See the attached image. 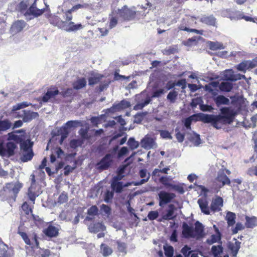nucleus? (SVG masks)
<instances>
[{"mask_svg":"<svg viewBox=\"0 0 257 257\" xmlns=\"http://www.w3.org/2000/svg\"><path fill=\"white\" fill-rule=\"evenodd\" d=\"M222 115H213L201 113L200 119L205 123H211L217 129L221 128L223 124H230L233 121L232 112L229 107L220 109Z\"/></svg>","mask_w":257,"mask_h":257,"instance_id":"1","label":"nucleus"},{"mask_svg":"<svg viewBox=\"0 0 257 257\" xmlns=\"http://www.w3.org/2000/svg\"><path fill=\"white\" fill-rule=\"evenodd\" d=\"M203 233V226L199 221L195 223V228L193 226H189L186 222L182 224V234L183 237L189 238H200L202 237Z\"/></svg>","mask_w":257,"mask_h":257,"instance_id":"2","label":"nucleus"},{"mask_svg":"<svg viewBox=\"0 0 257 257\" xmlns=\"http://www.w3.org/2000/svg\"><path fill=\"white\" fill-rule=\"evenodd\" d=\"M38 4H44V2L42 0H36L30 8L25 12L28 7L27 2H21L18 7V9L22 13H24L25 16L38 17L42 15L45 10L44 8H38Z\"/></svg>","mask_w":257,"mask_h":257,"instance_id":"3","label":"nucleus"},{"mask_svg":"<svg viewBox=\"0 0 257 257\" xmlns=\"http://www.w3.org/2000/svg\"><path fill=\"white\" fill-rule=\"evenodd\" d=\"M23 184L19 182H11L6 184V186L1 191V193L4 196V198L7 200L13 199L15 201L20 189L22 188Z\"/></svg>","mask_w":257,"mask_h":257,"instance_id":"4","label":"nucleus"},{"mask_svg":"<svg viewBox=\"0 0 257 257\" xmlns=\"http://www.w3.org/2000/svg\"><path fill=\"white\" fill-rule=\"evenodd\" d=\"M111 11L113 15H116L119 18L123 20H130L133 19L136 15V12L129 9L125 5L121 9L116 8L114 4L111 5Z\"/></svg>","mask_w":257,"mask_h":257,"instance_id":"5","label":"nucleus"},{"mask_svg":"<svg viewBox=\"0 0 257 257\" xmlns=\"http://www.w3.org/2000/svg\"><path fill=\"white\" fill-rule=\"evenodd\" d=\"M195 18L191 16H185L183 18L179 25L178 29L180 31H185L188 32H195L197 34H202L200 31L194 29H190V27L193 26L195 24Z\"/></svg>","mask_w":257,"mask_h":257,"instance_id":"6","label":"nucleus"},{"mask_svg":"<svg viewBox=\"0 0 257 257\" xmlns=\"http://www.w3.org/2000/svg\"><path fill=\"white\" fill-rule=\"evenodd\" d=\"M136 99L138 102L134 107V109L136 110L142 109L152 100L151 97L145 91H143L140 94L136 95Z\"/></svg>","mask_w":257,"mask_h":257,"instance_id":"7","label":"nucleus"},{"mask_svg":"<svg viewBox=\"0 0 257 257\" xmlns=\"http://www.w3.org/2000/svg\"><path fill=\"white\" fill-rule=\"evenodd\" d=\"M159 205L163 207L165 205L170 203L176 197V195L172 193L167 192L164 191H161L158 193Z\"/></svg>","mask_w":257,"mask_h":257,"instance_id":"8","label":"nucleus"},{"mask_svg":"<svg viewBox=\"0 0 257 257\" xmlns=\"http://www.w3.org/2000/svg\"><path fill=\"white\" fill-rule=\"evenodd\" d=\"M113 155L108 153L97 164V169L100 170L107 169L112 164Z\"/></svg>","mask_w":257,"mask_h":257,"instance_id":"9","label":"nucleus"},{"mask_svg":"<svg viewBox=\"0 0 257 257\" xmlns=\"http://www.w3.org/2000/svg\"><path fill=\"white\" fill-rule=\"evenodd\" d=\"M16 147L17 146L15 143L9 142L7 143L6 149L3 144L0 143V155L1 156H5L8 154L9 156H12L14 154V150Z\"/></svg>","mask_w":257,"mask_h":257,"instance_id":"10","label":"nucleus"},{"mask_svg":"<svg viewBox=\"0 0 257 257\" xmlns=\"http://www.w3.org/2000/svg\"><path fill=\"white\" fill-rule=\"evenodd\" d=\"M223 78L226 81H235L245 78V76L239 73H235L232 70H225L223 73Z\"/></svg>","mask_w":257,"mask_h":257,"instance_id":"11","label":"nucleus"},{"mask_svg":"<svg viewBox=\"0 0 257 257\" xmlns=\"http://www.w3.org/2000/svg\"><path fill=\"white\" fill-rule=\"evenodd\" d=\"M83 28V26L81 24H75L73 22H68L67 21H65L63 27H62V30L67 32H75Z\"/></svg>","mask_w":257,"mask_h":257,"instance_id":"12","label":"nucleus"},{"mask_svg":"<svg viewBox=\"0 0 257 257\" xmlns=\"http://www.w3.org/2000/svg\"><path fill=\"white\" fill-rule=\"evenodd\" d=\"M176 208L174 204H170L168 205V209L162 213V220H169L173 219L175 217L174 212Z\"/></svg>","mask_w":257,"mask_h":257,"instance_id":"13","label":"nucleus"},{"mask_svg":"<svg viewBox=\"0 0 257 257\" xmlns=\"http://www.w3.org/2000/svg\"><path fill=\"white\" fill-rule=\"evenodd\" d=\"M26 26V23L23 20H18L14 22L10 29L12 35L16 34L21 32Z\"/></svg>","mask_w":257,"mask_h":257,"instance_id":"14","label":"nucleus"},{"mask_svg":"<svg viewBox=\"0 0 257 257\" xmlns=\"http://www.w3.org/2000/svg\"><path fill=\"white\" fill-rule=\"evenodd\" d=\"M221 15L223 17L229 18L231 20H239L241 17V12H233L229 9H226L221 11Z\"/></svg>","mask_w":257,"mask_h":257,"instance_id":"15","label":"nucleus"},{"mask_svg":"<svg viewBox=\"0 0 257 257\" xmlns=\"http://www.w3.org/2000/svg\"><path fill=\"white\" fill-rule=\"evenodd\" d=\"M223 199L219 196H216L212 200L210 205V209L213 212H218L221 210L223 206Z\"/></svg>","mask_w":257,"mask_h":257,"instance_id":"16","label":"nucleus"},{"mask_svg":"<svg viewBox=\"0 0 257 257\" xmlns=\"http://www.w3.org/2000/svg\"><path fill=\"white\" fill-rule=\"evenodd\" d=\"M141 146L146 150H149L157 148V145L153 138L146 137L141 141Z\"/></svg>","mask_w":257,"mask_h":257,"instance_id":"17","label":"nucleus"},{"mask_svg":"<svg viewBox=\"0 0 257 257\" xmlns=\"http://www.w3.org/2000/svg\"><path fill=\"white\" fill-rule=\"evenodd\" d=\"M30 177L31 179V185L28 190V196L30 200L34 203L36 197L38 196V194L36 193L35 191L36 182L35 175L34 174H32Z\"/></svg>","mask_w":257,"mask_h":257,"instance_id":"18","label":"nucleus"},{"mask_svg":"<svg viewBox=\"0 0 257 257\" xmlns=\"http://www.w3.org/2000/svg\"><path fill=\"white\" fill-rule=\"evenodd\" d=\"M38 116L39 114L37 112L30 110H24L23 111V114L19 115V117H22L24 122H28L36 118Z\"/></svg>","mask_w":257,"mask_h":257,"instance_id":"19","label":"nucleus"},{"mask_svg":"<svg viewBox=\"0 0 257 257\" xmlns=\"http://www.w3.org/2000/svg\"><path fill=\"white\" fill-rule=\"evenodd\" d=\"M19 234L21 236L27 244L31 245V247L34 248L35 247L39 248V242L36 236L33 238L32 242H31L30 239L28 238V235L26 233L23 232H19Z\"/></svg>","mask_w":257,"mask_h":257,"instance_id":"20","label":"nucleus"},{"mask_svg":"<svg viewBox=\"0 0 257 257\" xmlns=\"http://www.w3.org/2000/svg\"><path fill=\"white\" fill-rule=\"evenodd\" d=\"M213 100L217 107L222 105H228L230 104L229 99L222 95H218L213 97Z\"/></svg>","mask_w":257,"mask_h":257,"instance_id":"21","label":"nucleus"},{"mask_svg":"<svg viewBox=\"0 0 257 257\" xmlns=\"http://www.w3.org/2000/svg\"><path fill=\"white\" fill-rule=\"evenodd\" d=\"M216 180L221 183L220 187H223L225 185H229L230 183V179L225 175L223 171H219L218 172Z\"/></svg>","mask_w":257,"mask_h":257,"instance_id":"22","label":"nucleus"},{"mask_svg":"<svg viewBox=\"0 0 257 257\" xmlns=\"http://www.w3.org/2000/svg\"><path fill=\"white\" fill-rule=\"evenodd\" d=\"M130 185L129 183L123 184L122 182H111V187L116 193H120L122 191L124 187H128Z\"/></svg>","mask_w":257,"mask_h":257,"instance_id":"23","label":"nucleus"},{"mask_svg":"<svg viewBox=\"0 0 257 257\" xmlns=\"http://www.w3.org/2000/svg\"><path fill=\"white\" fill-rule=\"evenodd\" d=\"M59 90L57 88H51L47 90L46 94L42 98V101L47 102L54 98L56 95L59 94Z\"/></svg>","mask_w":257,"mask_h":257,"instance_id":"24","label":"nucleus"},{"mask_svg":"<svg viewBox=\"0 0 257 257\" xmlns=\"http://www.w3.org/2000/svg\"><path fill=\"white\" fill-rule=\"evenodd\" d=\"M197 203L201 209V211L205 214L209 215L210 214L209 208L208 206V202L206 198H199Z\"/></svg>","mask_w":257,"mask_h":257,"instance_id":"25","label":"nucleus"},{"mask_svg":"<svg viewBox=\"0 0 257 257\" xmlns=\"http://www.w3.org/2000/svg\"><path fill=\"white\" fill-rule=\"evenodd\" d=\"M88 228L91 232L96 233L105 230L106 227L102 223L98 222L90 224Z\"/></svg>","mask_w":257,"mask_h":257,"instance_id":"26","label":"nucleus"},{"mask_svg":"<svg viewBox=\"0 0 257 257\" xmlns=\"http://www.w3.org/2000/svg\"><path fill=\"white\" fill-rule=\"evenodd\" d=\"M98 213V207L96 205H93L87 210L88 215L86 217L85 220L91 221L94 216L97 215Z\"/></svg>","mask_w":257,"mask_h":257,"instance_id":"27","label":"nucleus"},{"mask_svg":"<svg viewBox=\"0 0 257 257\" xmlns=\"http://www.w3.org/2000/svg\"><path fill=\"white\" fill-rule=\"evenodd\" d=\"M8 140L14 141L16 143H20L25 140V136L24 135H17L14 132L8 134Z\"/></svg>","mask_w":257,"mask_h":257,"instance_id":"28","label":"nucleus"},{"mask_svg":"<svg viewBox=\"0 0 257 257\" xmlns=\"http://www.w3.org/2000/svg\"><path fill=\"white\" fill-rule=\"evenodd\" d=\"M245 225L246 228H252L254 227L257 226V217L255 216H252L251 217L245 216Z\"/></svg>","mask_w":257,"mask_h":257,"instance_id":"29","label":"nucleus"},{"mask_svg":"<svg viewBox=\"0 0 257 257\" xmlns=\"http://www.w3.org/2000/svg\"><path fill=\"white\" fill-rule=\"evenodd\" d=\"M130 106L131 103L129 101L123 99L117 104H114L113 105L112 107L110 109H115L116 110H118L128 108Z\"/></svg>","mask_w":257,"mask_h":257,"instance_id":"30","label":"nucleus"},{"mask_svg":"<svg viewBox=\"0 0 257 257\" xmlns=\"http://www.w3.org/2000/svg\"><path fill=\"white\" fill-rule=\"evenodd\" d=\"M50 22L51 24L54 26L58 27V28L62 30V27L64 24L65 21L60 19L58 16H54L50 19Z\"/></svg>","mask_w":257,"mask_h":257,"instance_id":"31","label":"nucleus"},{"mask_svg":"<svg viewBox=\"0 0 257 257\" xmlns=\"http://www.w3.org/2000/svg\"><path fill=\"white\" fill-rule=\"evenodd\" d=\"M235 240L234 243H231L229 245V248L231 250L233 256H236L238 251L240 248V242L237 241L236 239L234 238Z\"/></svg>","mask_w":257,"mask_h":257,"instance_id":"32","label":"nucleus"},{"mask_svg":"<svg viewBox=\"0 0 257 257\" xmlns=\"http://www.w3.org/2000/svg\"><path fill=\"white\" fill-rule=\"evenodd\" d=\"M217 234L211 235L209 238L206 240L207 243L209 244H212L215 242H219L221 240V235L217 228L216 229Z\"/></svg>","mask_w":257,"mask_h":257,"instance_id":"33","label":"nucleus"},{"mask_svg":"<svg viewBox=\"0 0 257 257\" xmlns=\"http://www.w3.org/2000/svg\"><path fill=\"white\" fill-rule=\"evenodd\" d=\"M86 80L84 78H80L78 79L73 84L74 89L79 90L83 88L86 85Z\"/></svg>","mask_w":257,"mask_h":257,"instance_id":"34","label":"nucleus"},{"mask_svg":"<svg viewBox=\"0 0 257 257\" xmlns=\"http://www.w3.org/2000/svg\"><path fill=\"white\" fill-rule=\"evenodd\" d=\"M44 232L47 236L54 237L57 235L58 230L55 226L49 225L44 230Z\"/></svg>","mask_w":257,"mask_h":257,"instance_id":"35","label":"nucleus"},{"mask_svg":"<svg viewBox=\"0 0 257 257\" xmlns=\"http://www.w3.org/2000/svg\"><path fill=\"white\" fill-rule=\"evenodd\" d=\"M33 144L30 142V140H27L24 141V140L20 143V147L22 152H27L29 151H32Z\"/></svg>","mask_w":257,"mask_h":257,"instance_id":"36","label":"nucleus"},{"mask_svg":"<svg viewBox=\"0 0 257 257\" xmlns=\"http://www.w3.org/2000/svg\"><path fill=\"white\" fill-rule=\"evenodd\" d=\"M201 22L208 25L213 26L215 25L216 19L212 16H204L201 18Z\"/></svg>","mask_w":257,"mask_h":257,"instance_id":"37","label":"nucleus"},{"mask_svg":"<svg viewBox=\"0 0 257 257\" xmlns=\"http://www.w3.org/2000/svg\"><path fill=\"white\" fill-rule=\"evenodd\" d=\"M109 28L112 29L117 25L118 22V17L116 15H113V12L111 11V13L109 15Z\"/></svg>","mask_w":257,"mask_h":257,"instance_id":"38","label":"nucleus"},{"mask_svg":"<svg viewBox=\"0 0 257 257\" xmlns=\"http://www.w3.org/2000/svg\"><path fill=\"white\" fill-rule=\"evenodd\" d=\"M235 218L236 215L234 213L230 211L227 212L225 219L227 221L228 226H232L235 224Z\"/></svg>","mask_w":257,"mask_h":257,"instance_id":"39","label":"nucleus"},{"mask_svg":"<svg viewBox=\"0 0 257 257\" xmlns=\"http://www.w3.org/2000/svg\"><path fill=\"white\" fill-rule=\"evenodd\" d=\"M12 123L9 119L0 120V132L6 131L11 128Z\"/></svg>","mask_w":257,"mask_h":257,"instance_id":"40","label":"nucleus"},{"mask_svg":"<svg viewBox=\"0 0 257 257\" xmlns=\"http://www.w3.org/2000/svg\"><path fill=\"white\" fill-rule=\"evenodd\" d=\"M219 89L223 91L229 92L232 89L233 86L231 82L223 81L219 85Z\"/></svg>","mask_w":257,"mask_h":257,"instance_id":"41","label":"nucleus"},{"mask_svg":"<svg viewBox=\"0 0 257 257\" xmlns=\"http://www.w3.org/2000/svg\"><path fill=\"white\" fill-rule=\"evenodd\" d=\"M208 46L211 50L223 49L225 48L222 43L218 42H209Z\"/></svg>","mask_w":257,"mask_h":257,"instance_id":"42","label":"nucleus"},{"mask_svg":"<svg viewBox=\"0 0 257 257\" xmlns=\"http://www.w3.org/2000/svg\"><path fill=\"white\" fill-rule=\"evenodd\" d=\"M22 154L21 160L24 162L31 160L34 156L33 151L22 152Z\"/></svg>","mask_w":257,"mask_h":257,"instance_id":"43","label":"nucleus"},{"mask_svg":"<svg viewBox=\"0 0 257 257\" xmlns=\"http://www.w3.org/2000/svg\"><path fill=\"white\" fill-rule=\"evenodd\" d=\"M101 252L104 256H107L110 255L112 252L111 248L105 244H101L100 247Z\"/></svg>","mask_w":257,"mask_h":257,"instance_id":"44","label":"nucleus"},{"mask_svg":"<svg viewBox=\"0 0 257 257\" xmlns=\"http://www.w3.org/2000/svg\"><path fill=\"white\" fill-rule=\"evenodd\" d=\"M148 114L147 111L142 112H138L134 116V122L137 123H140L144 118V117Z\"/></svg>","mask_w":257,"mask_h":257,"instance_id":"45","label":"nucleus"},{"mask_svg":"<svg viewBox=\"0 0 257 257\" xmlns=\"http://www.w3.org/2000/svg\"><path fill=\"white\" fill-rule=\"evenodd\" d=\"M59 133L61 135L60 143L62 144L64 140L67 137L69 132L65 126H62L59 131Z\"/></svg>","mask_w":257,"mask_h":257,"instance_id":"46","label":"nucleus"},{"mask_svg":"<svg viewBox=\"0 0 257 257\" xmlns=\"http://www.w3.org/2000/svg\"><path fill=\"white\" fill-rule=\"evenodd\" d=\"M31 105V103H28L27 102H23L21 103H18L15 105L13 106L12 111H15L18 110H20L21 109L25 108L27 106H29Z\"/></svg>","mask_w":257,"mask_h":257,"instance_id":"47","label":"nucleus"},{"mask_svg":"<svg viewBox=\"0 0 257 257\" xmlns=\"http://www.w3.org/2000/svg\"><path fill=\"white\" fill-rule=\"evenodd\" d=\"M127 144L132 150L137 149L139 146V143L136 141L134 138H130L127 141Z\"/></svg>","mask_w":257,"mask_h":257,"instance_id":"48","label":"nucleus"},{"mask_svg":"<svg viewBox=\"0 0 257 257\" xmlns=\"http://www.w3.org/2000/svg\"><path fill=\"white\" fill-rule=\"evenodd\" d=\"M247 62V60L242 61L236 66V69L239 71H241L244 73L245 72L246 70L249 69Z\"/></svg>","mask_w":257,"mask_h":257,"instance_id":"49","label":"nucleus"},{"mask_svg":"<svg viewBox=\"0 0 257 257\" xmlns=\"http://www.w3.org/2000/svg\"><path fill=\"white\" fill-rule=\"evenodd\" d=\"M164 249L165 251V254L167 257H173L174 253V248L172 246H164Z\"/></svg>","mask_w":257,"mask_h":257,"instance_id":"50","label":"nucleus"},{"mask_svg":"<svg viewBox=\"0 0 257 257\" xmlns=\"http://www.w3.org/2000/svg\"><path fill=\"white\" fill-rule=\"evenodd\" d=\"M178 95V93L175 91H170L167 96V98L171 102L174 103L176 99L177 96Z\"/></svg>","mask_w":257,"mask_h":257,"instance_id":"51","label":"nucleus"},{"mask_svg":"<svg viewBox=\"0 0 257 257\" xmlns=\"http://www.w3.org/2000/svg\"><path fill=\"white\" fill-rule=\"evenodd\" d=\"M102 77V75L90 77L88 79V83L89 85H93L97 84Z\"/></svg>","mask_w":257,"mask_h":257,"instance_id":"52","label":"nucleus"},{"mask_svg":"<svg viewBox=\"0 0 257 257\" xmlns=\"http://www.w3.org/2000/svg\"><path fill=\"white\" fill-rule=\"evenodd\" d=\"M181 252L185 257H189L192 251L191 250V248L190 247L185 245L181 249Z\"/></svg>","mask_w":257,"mask_h":257,"instance_id":"53","label":"nucleus"},{"mask_svg":"<svg viewBox=\"0 0 257 257\" xmlns=\"http://www.w3.org/2000/svg\"><path fill=\"white\" fill-rule=\"evenodd\" d=\"M0 248L2 249V250L0 251V254L2 255V256L0 257H8V246L3 242L0 244Z\"/></svg>","mask_w":257,"mask_h":257,"instance_id":"54","label":"nucleus"},{"mask_svg":"<svg viewBox=\"0 0 257 257\" xmlns=\"http://www.w3.org/2000/svg\"><path fill=\"white\" fill-rule=\"evenodd\" d=\"M80 123L78 120H69L64 126H65L67 130L68 128L77 127Z\"/></svg>","mask_w":257,"mask_h":257,"instance_id":"55","label":"nucleus"},{"mask_svg":"<svg viewBox=\"0 0 257 257\" xmlns=\"http://www.w3.org/2000/svg\"><path fill=\"white\" fill-rule=\"evenodd\" d=\"M244 228V226L241 223L237 222L235 225V227L232 229V233L233 234H236L238 231L242 230Z\"/></svg>","mask_w":257,"mask_h":257,"instance_id":"56","label":"nucleus"},{"mask_svg":"<svg viewBox=\"0 0 257 257\" xmlns=\"http://www.w3.org/2000/svg\"><path fill=\"white\" fill-rule=\"evenodd\" d=\"M217 85V83L216 82H212L208 85H206L205 86V89L206 91H207L209 92H212V94L215 95L217 93L216 92H213V90L212 89L211 86H213L214 87H216Z\"/></svg>","mask_w":257,"mask_h":257,"instance_id":"57","label":"nucleus"},{"mask_svg":"<svg viewBox=\"0 0 257 257\" xmlns=\"http://www.w3.org/2000/svg\"><path fill=\"white\" fill-rule=\"evenodd\" d=\"M160 136L161 137L165 139H172V137L170 133L166 130H161L160 131Z\"/></svg>","mask_w":257,"mask_h":257,"instance_id":"58","label":"nucleus"},{"mask_svg":"<svg viewBox=\"0 0 257 257\" xmlns=\"http://www.w3.org/2000/svg\"><path fill=\"white\" fill-rule=\"evenodd\" d=\"M68 200V196L66 193L63 192L62 193L58 199V203L59 204H63L66 202Z\"/></svg>","mask_w":257,"mask_h":257,"instance_id":"59","label":"nucleus"},{"mask_svg":"<svg viewBox=\"0 0 257 257\" xmlns=\"http://www.w3.org/2000/svg\"><path fill=\"white\" fill-rule=\"evenodd\" d=\"M88 5L84 4L83 5L78 4L73 6L71 9L69 10V12H73L76 11L79 9L86 8L88 7Z\"/></svg>","mask_w":257,"mask_h":257,"instance_id":"60","label":"nucleus"},{"mask_svg":"<svg viewBox=\"0 0 257 257\" xmlns=\"http://www.w3.org/2000/svg\"><path fill=\"white\" fill-rule=\"evenodd\" d=\"M159 216V213L157 211H151L148 214V217L149 220H153L156 219Z\"/></svg>","mask_w":257,"mask_h":257,"instance_id":"61","label":"nucleus"},{"mask_svg":"<svg viewBox=\"0 0 257 257\" xmlns=\"http://www.w3.org/2000/svg\"><path fill=\"white\" fill-rule=\"evenodd\" d=\"M113 193L109 191H107L104 194V200L105 202L108 203L113 198Z\"/></svg>","mask_w":257,"mask_h":257,"instance_id":"62","label":"nucleus"},{"mask_svg":"<svg viewBox=\"0 0 257 257\" xmlns=\"http://www.w3.org/2000/svg\"><path fill=\"white\" fill-rule=\"evenodd\" d=\"M160 182L165 186L170 187L172 184L169 183V178L166 176H162L159 179Z\"/></svg>","mask_w":257,"mask_h":257,"instance_id":"63","label":"nucleus"},{"mask_svg":"<svg viewBox=\"0 0 257 257\" xmlns=\"http://www.w3.org/2000/svg\"><path fill=\"white\" fill-rule=\"evenodd\" d=\"M247 174L250 176L252 175L257 176V166L249 168L247 171Z\"/></svg>","mask_w":257,"mask_h":257,"instance_id":"64","label":"nucleus"}]
</instances>
